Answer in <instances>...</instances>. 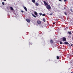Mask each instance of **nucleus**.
I'll use <instances>...</instances> for the list:
<instances>
[{"label":"nucleus","mask_w":73,"mask_h":73,"mask_svg":"<svg viewBox=\"0 0 73 73\" xmlns=\"http://www.w3.org/2000/svg\"><path fill=\"white\" fill-rule=\"evenodd\" d=\"M70 64H72V61H71V62H70Z\"/></svg>","instance_id":"26"},{"label":"nucleus","mask_w":73,"mask_h":73,"mask_svg":"<svg viewBox=\"0 0 73 73\" xmlns=\"http://www.w3.org/2000/svg\"><path fill=\"white\" fill-rule=\"evenodd\" d=\"M71 73H73V72H71Z\"/></svg>","instance_id":"34"},{"label":"nucleus","mask_w":73,"mask_h":73,"mask_svg":"<svg viewBox=\"0 0 73 73\" xmlns=\"http://www.w3.org/2000/svg\"><path fill=\"white\" fill-rule=\"evenodd\" d=\"M53 15V13H51L49 14V15H50V16H52Z\"/></svg>","instance_id":"18"},{"label":"nucleus","mask_w":73,"mask_h":73,"mask_svg":"<svg viewBox=\"0 0 73 73\" xmlns=\"http://www.w3.org/2000/svg\"><path fill=\"white\" fill-rule=\"evenodd\" d=\"M53 24H55V23H53Z\"/></svg>","instance_id":"30"},{"label":"nucleus","mask_w":73,"mask_h":73,"mask_svg":"<svg viewBox=\"0 0 73 73\" xmlns=\"http://www.w3.org/2000/svg\"><path fill=\"white\" fill-rule=\"evenodd\" d=\"M62 40L63 41H66V38L65 37H63V38H62Z\"/></svg>","instance_id":"3"},{"label":"nucleus","mask_w":73,"mask_h":73,"mask_svg":"<svg viewBox=\"0 0 73 73\" xmlns=\"http://www.w3.org/2000/svg\"><path fill=\"white\" fill-rule=\"evenodd\" d=\"M7 9H9V7H7Z\"/></svg>","instance_id":"25"},{"label":"nucleus","mask_w":73,"mask_h":73,"mask_svg":"<svg viewBox=\"0 0 73 73\" xmlns=\"http://www.w3.org/2000/svg\"><path fill=\"white\" fill-rule=\"evenodd\" d=\"M71 65H72V66H73V64H71Z\"/></svg>","instance_id":"31"},{"label":"nucleus","mask_w":73,"mask_h":73,"mask_svg":"<svg viewBox=\"0 0 73 73\" xmlns=\"http://www.w3.org/2000/svg\"><path fill=\"white\" fill-rule=\"evenodd\" d=\"M26 21L27 22V23H30V20L28 19H26Z\"/></svg>","instance_id":"6"},{"label":"nucleus","mask_w":73,"mask_h":73,"mask_svg":"<svg viewBox=\"0 0 73 73\" xmlns=\"http://www.w3.org/2000/svg\"><path fill=\"white\" fill-rule=\"evenodd\" d=\"M68 33L69 35H72V33L70 31L68 32Z\"/></svg>","instance_id":"13"},{"label":"nucleus","mask_w":73,"mask_h":73,"mask_svg":"<svg viewBox=\"0 0 73 73\" xmlns=\"http://www.w3.org/2000/svg\"><path fill=\"white\" fill-rule=\"evenodd\" d=\"M43 2H44V5H45L47 6L48 5V3H46V1H43Z\"/></svg>","instance_id":"5"},{"label":"nucleus","mask_w":73,"mask_h":73,"mask_svg":"<svg viewBox=\"0 0 73 73\" xmlns=\"http://www.w3.org/2000/svg\"><path fill=\"white\" fill-rule=\"evenodd\" d=\"M50 42L51 43H53V40H50Z\"/></svg>","instance_id":"10"},{"label":"nucleus","mask_w":73,"mask_h":73,"mask_svg":"<svg viewBox=\"0 0 73 73\" xmlns=\"http://www.w3.org/2000/svg\"><path fill=\"white\" fill-rule=\"evenodd\" d=\"M64 14H65V15H67V13H66V12H64Z\"/></svg>","instance_id":"16"},{"label":"nucleus","mask_w":73,"mask_h":73,"mask_svg":"<svg viewBox=\"0 0 73 73\" xmlns=\"http://www.w3.org/2000/svg\"><path fill=\"white\" fill-rule=\"evenodd\" d=\"M42 16H45V15L44 14H43L42 15Z\"/></svg>","instance_id":"22"},{"label":"nucleus","mask_w":73,"mask_h":73,"mask_svg":"<svg viewBox=\"0 0 73 73\" xmlns=\"http://www.w3.org/2000/svg\"><path fill=\"white\" fill-rule=\"evenodd\" d=\"M64 2H66V0H64Z\"/></svg>","instance_id":"29"},{"label":"nucleus","mask_w":73,"mask_h":73,"mask_svg":"<svg viewBox=\"0 0 73 73\" xmlns=\"http://www.w3.org/2000/svg\"><path fill=\"white\" fill-rule=\"evenodd\" d=\"M64 9H65V7H64Z\"/></svg>","instance_id":"33"},{"label":"nucleus","mask_w":73,"mask_h":73,"mask_svg":"<svg viewBox=\"0 0 73 73\" xmlns=\"http://www.w3.org/2000/svg\"><path fill=\"white\" fill-rule=\"evenodd\" d=\"M32 16H33V17H36V16L35 15H34V14H32Z\"/></svg>","instance_id":"12"},{"label":"nucleus","mask_w":73,"mask_h":73,"mask_svg":"<svg viewBox=\"0 0 73 73\" xmlns=\"http://www.w3.org/2000/svg\"><path fill=\"white\" fill-rule=\"evenodd\" d=\"M24 9H25V10L27 12V11H28L27 10V7H24Z\"/></svg>","instance_id":"9"},{"label":"nucleus","mask_w":73,"mask_h":73,"mask_svg":"<svg viewBox=\"0 0 73 73\" xmlns=\"http://www.w3.org/2000/svg\"><path fill=\"white\" fill-rule=\"evenodd\" d=\"M21 12L22 13H24V11H21Z\"/></svg>","instance_id":"27"},{"label":"nucleus","mask_w":73,"mask_h":73,"mask_svg":"<svg viewBox=\"0 0 73 73\" xmlns=\"http://www.w3.org/2000/svg\"><path fill=\"white\" fill-rule=\"evenodd\" d=\"M60 44H62L63 43L62 41H60Z\"/></svg>","instance_id":"19"},{"label":"nucleus","mask_w":73,"mask_h":73,"mask_svg":"<svg viewBox=\"0 0 73 73\" xmlns=\"http://www.w3.org/2000/svg\"><path fill=\"white\" fill-rule=\"evenodd\" d=\"M56 58L57 60H58V59H59V56H57Z\"/></svg>","instance_id":"17"},{"label":"nucleus","mask_w":73,"mask_h":73,"mask_svg":"<svg viewBox=\"0 0 73 73\" xmlns=\"http://www.w3.org/2000/svg\"><path fill=\"white\" fill-rule=\"evenodd\" d=\"M10 8L12 11H13V8L12 7H10Z\"/></svg>","instance_id":"11"},{"label":"nucleus","mask_w":73,"mask_h":73,"mask_svg":"<svg viewBox=\"0 0 73 73\" xmlns=\"http://www.w3.org/2000/svg\"><path fill=\"white\" fill-rule=\"evenodd\" d=\"M34 14L35 15H36V16H37V12L36 11L34 12Z\"/></svg>","instance_id":"8"},{"label":"nucleus","mask_w":73,"mask_h":73,"mask_svg":"<svg viewBox=\"0 0 73 73\" xmlns=\"http://www.w3.org/2000/svg\"><path fill=\"white\" fill-rule=\"evenodd\" d=\"M39 15L40 16H41V15H42V13H39Z\"/></svg>","instance_id":"21"},{"label":"nucleus","mask_w":73,"mask_h":73,"mask_svg":"<svg viewBox=\"0 0 73 73\" xmlns=\"http://www.w3.org/2000/svg\"><path fill=\"white\" fill-rule=\"evenodd\" d=\"M73 44H71V46H72V47H73Z\"/></svg>","instance_id":"24"},{"label":"nucleus","mask_w":73,"mask_h":73,"mask_svg":"<svg viewBox=\"0 0 73 73\" xmlns=\"http://www.w3.org/2000/svg\"><path fill=\"white\" fill-rule=\"evenodd\" d=\"M37 24H41V22L40 21H37Z\"/></svg>","instance_id":"4"},{"label":"nucleus","mask_w":73,"mask_h":73,"mask_svg":"<svg viewBox=\"0 0 73 73\" xmlns=\"http://www.w3.org/2000/svg\"><path fill=\"white\" fill-rule=\"evenodd\" d=\"M2 3L3 5H5L4 2H2Z\"/></svg>","instance_id":"20"},{"label":"nucleus","mask_w":73,"mask_h":73,"mask_svg":"<svg viewBox=\"0 0 73 73\" xmlns=\"http://www.w3.org/2000/svg\"><path fill=\"white\" fill-rule=\"evenodd\" d=\"M32 0L33 3H35V2H36V0Z\"/></svg>","instance_id":"14"},{"label":"nucleus","mask_w":73,"mask_h":73,"mask_svg":"<svg viewBox=\"0 0 73 73\" xmlns=\"http://www.w3.org/2000/svg\"><path fill=\"white\" fill-rule=\"evenodd\" d=\"M4 1H6V0H4Z\"/></svg>","instance_id":"32"},{"label":"nucleus","mask_w":73,"mask_h":73,"mask_svg":"<svg viewBox=\"0 0 73 73\" xmlns=\"http://www.w3.org/2000/svg\"><path fill=\"white\" fill-rule=\"evenodd\" d=\"M46 7L47 9H51V7H50V6L49 5H48L46 6Z\"/></svg>","instance_id":"1"},{"label":"nucleus","mask_w":73,"mask_h":73,"mask_svg":"<svg viewBox=\"0 0 73 73\" xmlns=\"http://www.w3.org/2000/svg\"><path fill=\"white\" fill-rule=\"evenodd\" d=\"M35 5H36V6H37L38 7V5H39V4H38V3H36L35 4Z\"/></svg>","instance_id":"7"},{"label":"nucleus","mask_w":73,"mask_h":73,"mask_svg":"<svg viewBox=\"0 0 73 73\" xmlns=\"http://www.w3.org/2000/svg\"><path fill=\"white\" fill-rule=\"evenodd\" d=\"M43 21H44V22H45V21H46V20H45V18H43Z\"/></svg>","instance_id":"15"},{"label":"nucleus","mask_w":73,"mask_h":73,"mask_svg":"<svg viewBox=\"0 0 73 73\" xmlns=\"http://www.w3.org/2000/svg\"><path fill=\"white\" fill-rule=\"evenodd\" d=\"M59 1H62L61 0H58Z\"/></svg>","instance_id":"28"},{"label":"nucleus","mask_w":73,"mask_h":73,"mask_svg":"<svg viewBox=\"0 0 73 73\" xmlns=\"http://www.w3.org/2000/svg\"><path fill=\"white\" fill-rule=\"evenodd\" d=\"M70 11L71 12H73V10H72V9H70Z\"/></svg>","instance_id":"23"},{"label":"nucleus","mask_w":73,"mask_h":73,"mask_svg":"<svg viewBox=\"0 0 73 73\" xmlns=\"http://www.w3.org/2000/svg\"><path fill=\"white\" fill-rule=\"evenodd\" d=\"M63 44H67V45H69V46H71L70 44H69V43L67 42H64V43Z\"/></svg>","instance_id":"2"}]
</instances>
